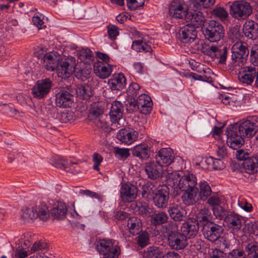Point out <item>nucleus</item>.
I'll list each match as a JSON object with an SVG mask.
<instances>
[{
  "label": "nucleus",
  "mask_w": 258,
  "mask_h": 258,
  "mask_svg": "<svg viewBox=\"0 0 258 258\" xmlns=\"http://www.w3.org/2000/svg\"><path fill=\"white\" fill-rule=\"evenodd\" d=\"M197 184V180L194 174L183 173L174 195L178 196L183 192L181 196L183 203L188 206L194 205L199 200Z\"/></svg>",
  "instance_id": "obj_1"
},
{
  "label": "nucleus",
  "mask_w": 258,
  "mask_h": 258,
  "mask_svg": "<svg viewBox=\"0 0 258 258\" xmlns=\"http://www.w3.org/2000/svg\"><path fill=\"white\" fill-rule=\"evenodd\" d=\"M96 248L103 258H117L120 252V248L115 241L108 239L99 240Z\"/></svg>",
  "instance_id": "obj_2"
},
{
  "label": "nucleus",
  "mask_w": 258,
  "mask_h": 258,
  "mask_svg": "<svg viewBox=\"0 0 258 258\" xmlns=\"http://www.w3.org/2000/svg\"><path fill=\"white\" fill-rule=\"evenodd\" d=\"M252 12L250 4L244 1H234L230 6L229 13L235 19H245Z\"/></svg>",
  "instance_id": "obj_3"
},
{
  "label": "nucleus",
  "mask_w": 258,
  "mask_h": 258,
  "mask_svg": "<svg viewBox=\"0 0 258 258\" xmlns=\"http://www.w3.org/2000/svg\"><path fill=\"white\" fill-rule=\"evenodd\" d=\"M73 88L71 86H67L59 89L55 95V103L59 107H71L74 102Z\"/></svg>",
  "instance_id": "obj_4"
},
{
  "label": "nucleus",
  "mask_w": 258,
  "mask_h": 258,
  "mask_svg": "<svg viewBox=\"0 0 258 258\" xmlns=\"http://www.w3.org/2000/svg\"><path fill=\"white\" fill-rule=\"evenodd\" d=\"M186 22L188 23L180 28L179 32H197V28L201 26L204 22V17L200 12H189L186 16Z\"/></svg>",
  "instance_id": "obj_5"
},
{
  "label": "nucleus",
  "mask_w": 258,
  "mask_h": 258,
  "mask_svg": "<svg viewBox=\"0 0 258 258\" xmlns=\"http://www.w3.org/2000/svg\"><path fill=\"white\" fill-rule=\"evenodd\" d=\"M227 144L229 147L236 150L240 148L244 143L243 136L238 132L237 125H229L227 128Z\"/></svg>",
  "instance_id": "obj_6"
},
{
  "label": "nucleus",
  "mask_w": 258,
  "mask_h": 258,
  "mask_svg": "<svg viewBox=\"0 0 258 258\" xmlns=\"http://www.w3.org/2000/svg\"><path fill=\"white\" fill-rule=\"evenodd\" d=\"M202 231L206 239L209 241L214 242L221 237L224 228L222 225L214 222L209 223L208 225L203 226Z\"/></svg>",
  "instance_id": "obj_7"
},
{
  "label": "nucleus",
  "mask_w": 258,
  "mask_h": 258,
  "mask_svg": "<svg viewBox=\"0 0 258 258\" xmlns=\"http://www.w3.org/2000/svg\"><path fill=\"white\" fill-rule=\"evenodd\" d=\"M52 87V82L49 79L38 80L32 89V94L34 97L42 99L48 94Z\"/></svg>",
  "instance_id": "obj_8"
},
{
  "label": "nucleus",
  "mask_w": 258,
  "mask_h": 258,
  "mask_svg": "<svg viewBox=\"0 0 258 258\" xmlns=\"http://www.w3.org/2000/svg\"><path fill=\"white\" fill-rule=\"evenodd\" d=\"M75 59L73 57L61 58L56 70L60 77L68 78L75 72Z\"/></svg>",
  "instance_id": "obj_9"
},
{
  "label": "nucleus",
  "mask_w": 258,
  "mask_h": 258,
  "mask_svg": "<svg viewBox=\"0 0 258 258\" xmlns=\"http://www.w3.org/2000/svg\"><path fill=\"white\" fill-rule=\"evenodd\" d=\"M231 53L232 60L242 66L246 61L249 51L241 41H238L232 46Z\"/></svg>",
  "instance_id": "obj_10"
},
{
  "label": "nucleus",
  "mask_w": 258,
  "mask_h": 258,
  "mask_svg": "<svg viewBox=\"0 0 258 258\" xmlns=\"http://www.w3.org/2000/svg\"><path fill=\"white\" fill-rule=\"evenodd\" d=\"M189 13L186 5L180 0L172 1L169 7L170 16L176 19H184L186 20Z\"/></svg>",
  "instance_id": "obj_11"
},
{
  "label": "nucleus",
  "mask_w": 258,
  "mask_h": 258,
  "mask_svg": "<svg viewBox=\"0 0 258 258\" xmlns=\"http://www.w3.org/2000/svg\"><path fill=\"white\" fill-rule=\"evenodd\" d=\"M237 127L239 134L243 137L250 138L258 130V122L254 119H247L242 122Z\"/></svg>",
  "instance_id": "obj_12"
},
{
  "label": "nucleus",
  "mask_w": 258,
  "mask_h": 258,
  "mask_svg": "<svg viewBox=\"0 0 258 258\" xmlns=\"http://www.w3.org/2000/svg\"><path fill=\"white\" fill-rule=\"evenodd\" d=\"M123 106L122 103L118 101H114L112 104L110 109L109 116L112 122V127L119 128V120L122 117Z\"/></svg>",
  "instance_id": "obj_13"
},
{
  "label": "nucleus",
  "mask_w": 258,
  "mask_h": 258,
  "mask_svg": "<svg viewBox=\"0 0 258 258\" xmlns=\"http://www.w3.org/2000/svg\"><path fill=\"white\" fill-rule=\"evenodd\" d=\"M163 173L166 184L173 189L174 194L175 195L178 185V182L180 181L183 173L174 171L171 167H166Z\"/></svg>",
  "instance_id": "obj_14"
},
{
  "label": "nucleus",
  "mask_w": 258,
  "mask_h": 258,
  "mask_svg": "<svg viewBox=\"0 0 258 258\" xmlns=\"http://www.w3.org/2000/svg\"><path fill=\"white\" fill-rule=\"evenodd\" d=\"M169 188L166 185L159 187L154 197L152 199L155 205L158 208H165L169 201Z\"/></svg>",
  "instance_id": "obj_15"
},
{
  "label": "nucleus",
  "mask_w": 258,
  "mask_h": 258,
  "mask_svg": "<svg viewBox=\"0 0 258 258\" xmlns=\"http://www.w3.org/2000/svg\"><path fill=\"white\" fill-rule=\"evenodd\" d=\"M138 136V132L131 128H121L116 135L117 139L121 143L126 145H131L136 141Z\"/></svg>",
  "instance_id": "obj_16"
},
{
  "label": "nucleus",
  "mask_w": 258,
  "mask_h": 258,
  "mask_svg": "<svg viewBox=\"0 0 258 258\" xmlns=\"http://www.w3.org/2000/svg\"><path fill=\"white\" fill-rule=\"evenodd\" d=\"M186 239V236L182 233L169 234L168 236L169 245L172 249H182L187 245Z\"/></svg>",
  "instance_id": "obj_17"
},
{
  "label": "nucleus",
  "mask_w": 258,
  "mask_h": 258,
  "mask_svg": "<svg viewBox=\"0 0 258 258\" xmlns=\"http://www.w3.org/2000/svg\"><path fill=\"white\" fill-rule=\"evenodd\" d=\"M156 162L162 165L167 166L170 165L174 160V156L171 149L162 148L160 149L155 157ZM167 167H165V168Z\"/></svg>",
  "instance_id": "obj_18"
},
{
  "label": "nucleus",
  "mask_w": 258,
  "mask_h": 258,
  "mask_svg": "<svg viewBox=\"0 0 258 258\" xmlns=\"http://www.w3.org/2000/svg\"><path fill=\"white\" fill-rule=\"evenodd\" d=\"M224 222L233 233L240 231L242 226V219L235 213H230L225 217Z\"/></svg>",
  "instance_id": "obj_19"
},
{
  "label": "nucleus",
  "mask_w": 258,
  "mask_h": 258,
  "mask_svg": "<svg viewBox=\"0 0 258 258\" xmlns=\"http://www.w3.org/2000/svg\"><path fill=\"white\" fill-rule=\"evenodd\" d=\"M165 169L157 162L147 163L145 166V171L148 177L151 179H156L163 175Z\"/></svg>",
  "instance_id": "obj_20"
},
{
  "label": "nucleus",
  "mask_w": 258,
  "mask_h": 258,
  "mask_svg": "<svg viewBox=\"0 0 258 258\" xmlns=\"http://www.w3.org/2000/svg\"><path fill=\"white\" fill-rule=\"evenodd\" d=\"M120 192L121 198L123 201L131 202L136 198L138 189L134 185L123 184L120 188Z\"/></svg>",
  "instance_id": "obj_21"
},
{
  "label": "nucleus",
  "mask_w": 258,
  "mask_h": 258,
  "mask_svg": "<svg viewBox=\"0 0 258 258\" xmlns=\"http://www.w3.org/2000/svg\"><path fill=\"white\" fill-rule=\"evenodd\" d=\"M93 70L96 75L101 79L108 78L112 72V68L110 64L100 61L94 63Z\"/></svg>",
  "instance_id": "obj_22"
},
{
  "label": "nucleus",
  "mask_w": 258,
  "mask_h": 258,
  "mask_svg": "<svg viewBox=\"0 0 258 258\" xmlns=\"http://www.w3.org/2000/svg\"><path fill=\"white\" fill-rule=\"evenodd\" d=\"M199 222L196 220H189L182 224L181 231L186 237H195L198 234L199 229Z\"/></svg>",
  "instance_id": "obj_23"
},
{
  "label": "nucleus",
  "mask_w": 258,
  "mask_h": 258,
  "mask_svg": "<svg viewBox=\"0 0 258 258\" xmlns=\"http://www.w3.org/2000/svg\"><path fill=\"white\" fill-rule=\"evenodd\" d=\"M55 166L57 168H59L64 170L67 172H69L72 174H77L80 172V168L75 162H69L68 160L62 158H59L55 162Z\"/></svg>",
  "instance_id": "obj_24"
},
{
  "label": "nucleus",
  "mask_w": 258,
  "mask_h": 258,
  "mask_svg": "<svg viewBox=\"0 0 258 258\" xmlns=\"http://www.w3.org/2000/svg\"><path fill=\"white\" fill-rule=\"evenodd\" d=\"M132 151L134 156L143 160L149 159L151 154L150 148L147 145L144 144L135 146L132 149Z\"/></svg>",
  "instance_id": "obj_25"
},
{
  "label": "nucleus",
  "mask_w": 258,
  "mask_h": 258,
  "mask_svg": "<svg viewBox=\"0 0 258 258\" xmlns=\"http://www.w3.org/2000/svg\"><path fill=\"white\" fill-rule=\"evenodd\" d=\"M168 212L170 218L176 222L182 221L186 214L185 209L179 205L170 206Z\"/></svg>",
  "instance_id": "obj_26"
},
{
  "label": "nucleus",
  "mask_w": 258,
  "mask_h": 258,
  "mask_svg": "<svg viewBox=\"0 0 258 258\" xmlns=\"http://www.w3.org/2000/svg\"><path fill=\"white\" fill-rule=\"evenodd\" d=\"M59 60V56L54 52H49L43 57V66L47 70L52 71L56 69Z\"/></svg>",
  "instance_id": "obj_27"
},
{
  "label": "nucleus",
  "mask_w": 258,
  "mask_h": 258,
  "mask_svg": "<svg viewBox=\"0 0 258 258\" xmlns=\"http://www.w3.org/2000/svg\"><path fill=\"white\" fill-rule=\"evenodd\" d=\"M126 84V79L122 74H118L108 81V85L112 90H120Z\"/></svg>",
  "instance_id": "obj_28"
},
{
  "label": "nucleus",
  "mask_w": 258,
  "mask_h": 258,
  "mask_svg": "<svg viewBox=\"0 0 258 258\" xmlns=\"http://www.w3.org/2000/svg\"><path fill=\"white\" fill-rule=\"evenodd\" d=\"M149 42L148 35L142 37L141 40L134 41L133 42L132 48L138 52H150L152 50L151 46L147 44Z\"/></svg>",
  "instance_id": "obj_29"
},
{
  "label": "nucleus",
  "mask_w": 258,
  "mask_h": 258,
  "mask_svg": "<svg viewBox=\"0 0 258 258\" xmlns=\"http://www.w3.org/2000/svg\"><path fill=\"white\" fill-rule=\"evenodd\" d=\"M242 166L245 171L249 174L258 172V157L247 159L243 162Z\"/></svg>",
  "instance_id": "obj_30"
},
{
  "label": "nucleus",
  "mask_w": 258,
  "mask_h": 258,
  "mask_svg": "<svg viewBox=\"0 0 258 258\" xmlns=\"http://www.w3.org/2000/svg\"><path fill=\"white\" fill-rule=\"evenodd\" d=\"M67 211V207L63 202H56L51 209V214L55 218L61 220L66 217Z\"/></svg>",
  "instance_id": "obj_31"
},
{
  "label": "nucleus",
  "mask_w": 258,
  "mask_h": 258,
  "mask_svg": "<svg viewBox=\"0 0 258 258\" xmlns=\"http://www.w3.org/2000/svg\"><path fill=\"white\" fill-rule=\"evenodd\" d=\"M158 189L153 183L147 182L142 186V197L147 201H151L154 197Z\"/></svg>",
  "instance_id": "obj_32"
},
{
  "label": "nucleus",
  "mask_w": 258,
  "mask_h": 258,
  "mask_svg": "<svg viewBox=\"0 0 258 258\" xmlns=\"http://www.w3.org/2000/svg\"><path fill=\"white\" fill-rule=\"evenodd\" d=\"M245 73L239 77V80L243 83L250 85L253 82L256 74V68L250 66L245 68Z\"/></svg>",
  "instance_id": "obj_33"
},
{
  "label": "nucleus",
  "mask_w": 258,
  "mask_h": 258,
  "mask_svg": "<svg viewBox=\"0 0 258 258\" xmlns=\"http://www.w3.org/2000/svg\"><path fill=\"white\" fill-rule=\"evenodd\" d=\"M127 227L130 232L133 235H138L142 231V222L140 219L133 217L127 220Z\"/></svg>",
  "instance_id": "obj_34"
},
{
  "label": "nucleus",
  "mask_w": 258,
  "mask_h": 258,
  "mask_svg": "<svg viewBox=\"0 0 258 258\" xmlns=\"http://www.w3.org/2000/svg\"><path fill=\"white\" fill-rule=\"evenodd\" d=\"M103 109L98 102H95L91 105L89 118L90 121L93 122L98 119L103 117Z\"/></svg>",
  "instance_id": "obj_35"
},
{
  "label": "nucleus",
  "mask_w": 258,
  "mask_h": 258,
  "mask_svg": "<svg viewBox=\"0 0 258 258\" xmlns=\"http://www.w3.org/2000/svg\"><path fill=\"white\" fill-rule=\"evenodd\" d=\"M36 219L39 218L40 220L46 221L50 217L49 210L46 204L40 203L35 206Z\"/></svg>",
  "instance_id": "obj_36"
},
{
  "label": "nucleus",
  "mask_w": 258,
  "mask_h": 258,
  "mask_svg": "<svg viewBox=\"0 0 258 258\" xmlns=\"http://www.w3.org/2000/svg\"><path fill=\"white\" fill-rule=\"evenodd\" d=\"M248 258H258V242L249 240L244 246Z\"/></svg>",
  "instance_id": "obj_37"
},
{
  "label": "nucleus",
  "mask_w": 258,
  "mask_h": 258,
  "mask_svg": "<svg viewBox=\"0 0 258 258\" xmlns=\"http://www.w3.org/2000/svg\"><path fill=\"white\" fill-rule=\"evenodd\" d=\"M199 191H198V194H199V197L201 200H206L212 193V190L210 185L207 181L203 180L199 182Z\"/></svg>",
  "instance_id": "obj_38"
},
{
  "label": "nucleus",
  "mask_w": 258,
  "mask_h": 258,
  "mask_svg": "<svg viewBox=\"0 0 258 258\" xmlns=\"http://www.w3.org/2000/svg\"><path fill=\"white\" fill-rule=\"evenodd\" d=\"M203 25L204 27H206V32H222L224 31L222 24L215 20H211L208 22H205Z\"/></svg>",
  "instance_id": "obj_39"
},
{
  "label": "nucleus",
  "mask_w": 258,
  "mask_h": 258,
  "mask_svg": "<svg viewBox=\"0 0 258 258\" xmlns=\"http://www.w3.org/2000/svg\"><path fill=\"white\" fill-rule=\"evenodd\" d=\"M168 219L167 214L164 212L154 214L151 216V223L154 225L166 223Z\"/></svg>",
  "instance_id": "obj_40"
},
{
  "label": "nucleus",
  "mask_w": 258,
  "mask_h": 258,
  "mask_svg": "<svg viewBox=\"0 0 258 258\" xmlns=\"http://www.w3.org/2000/svg\"><path fill=\"white\" fill-rule=\"evenodd\" d=\"M133 206L135 207V210L139 214L144 215L150 213V209L146 202L138 201L136 204H133Z\"/></svg>",
  "instance_id": "obj_41"
},
{
  "label": "nucleus",
  "mask_w": 258,
  "mask_h": 258,
  "mask_svg": "<svg viewBox=\"0 0 258 258\" xmlns=\"http://www.w3.org/2000/svg\"><path fill=\"white\" fill-rule=\"evenodd\" d=\"M78 96L84 99H89L93 95L91 88L88 86H81L76 90Z\"/></svg>",
  "instance_id": "obj_42"
},
{
  "label": "nucleus",
  "mask_w": 258,
  "mask_h": 258,
  "mask_svg": "<svg viewBox=\"0 0 258 258\" xmlns=\"http://www.w3.org/2000/svg\"><path fill=\"white\" fill-rule=\"evenodd\" d=\"M175 37L184 43H191L197 37L196 33H175Z\"/></svg>",
  "instance_id": "obj_43"
},
{
  "label": "nucleus",
  "mask_w": 258,
  "mask_h": 258,
  "mask_svg": "<svg viewBox=\"0 0 258 258\" xmlns=\"http://www.w3.org/2000/svg\"><path fill=\"white\" fill-rule=\"evenodd\" d=\"M44 17L43 15L37 13L32 18L33 24L37 28L38 30L43 29L46 27L43 21Z\"/></svg>",
  "instance_id": "obj_44"
},
{
  "label": "nucleus",
  "mask_w": 258,
  "mask_h": 258,
  "mask_svg": "<svg viewBox=\"0 0 258 258\" xmlns=\"http://www.w3.org/2000/svg\"><path fill=\"white\" fill-rule=\"evenodd\" d=\"M21 217L26 221L29 222L36 219L35 207L27 208L23 212Z\"/></svg>",
  "instance_id": "obj_45"
},
{
  "label": "nucleus",
  "mask_w": 258,
  "mask_h": 258,
  "mask_svg": "<svg viewBox=\"0 0 258 258\" xmlns=\"http://www.w3.org/2000/svg\"><path fill=\"white\" fill-rule=\"evenodd\" d=\"M212 14L220 19L221 21H225L228 17V13L222 7H216L212 10Z\"/></svg>",
  "instance_id": "obj_46"
},
{
  "label": "nucleus",
  "mask_w": 258,
  "mask_h": 258,
  "mask_svg": "<svg viewBox=\"0 0 258 258\" xmlns=\"http://www.w3.org/2000/svg\"><path fill=\"white\" fill-rule=\"evenodd\" d=\"M137 244L141 247H144L149 243V235L147 232H143L137 237Z\"/></svg>",
  "instance_id": "obj_47"
},
{
  "label": "nucleus",
  "mask_w": 258,
  "mask_h": 258,
  "mask_svg": "<svg viewBox=\"0 0 258 258\" xmlns=\"http://www.w3.org/2000/svg\"><path fill=\"white\" fill-rule=\"evenodd\" d=\"M215 0H193V5L197 10L201 7L208 8L214 5Z\"/></svg>",
  "instance_id": "obj_48"
},
{
  "label": "nucleus",
  "mask_w": 258,
  "mask_h": 258,
  "mask_svg": "<svg viewBox=\"0 0 258 258\" xmlns=\"http://www.w3.org/2000/svg\"><path fill=\"white\" fill-rule=\"evenodd\" d=\"M212 210L215 216L220 220L224 219L228 214L226 209L221 205L212 208Z\"/></svg>",
  "instance_id": "obj_49"
},
{
  "label": "nucleus",
  "mask_w": 258,
  "mask_h": 258,
  "mask_svg": "<svg viewBox=\"0 0 258 258\" xmlns=\"http://www.w3.org/2000/svg\"><path fill=\"white\" fill-rule=\"evenodd\" d=\"M113 153L116 158L119 160L126 159L130 156L129 150L127 149L115 147Z\"/></svg>",
  "instance_id": "obj_50"
},
{
  "label": "nucleus",
  "mask_w": 258,
  "mask_h": 258,
  "mask_svg": "<svg viewBox=\"0 0 258 258\" xmlns=\"http://www.w3.org/2000/svg\"><path fill=\"white\" fill-rule=\"evenodd\" d=\"M162 254V252L161 249L157 247H150L147 249V256L148 258H159L161 257Z\"/></svg>",
  "instance_id": "obj_51"
},
{
  "label": "nucleus",
  "mask_w": 258,
  "mask_h": 258,
  "mask_svg": "<svg viewBox=\"0 0 258 258\" xmlns=\"http://www.w3.org/2000/svg\"><path fill=\"white\" fill-rule=\"evenodd\" d=\"M257 30V24L252 20L246 21L243 26V31L245 32H251L252 31H256Z\"/></svg>",
  "instance_id": "obj_52"
},
{
  "label": "nucleus",
  "mask_w": 258,
  "mask_h": 258,
  "mask_svg": "<svg viewBox=\"0 0 258 258\" xmlns=\"http://www.w3.org/2000/svg\"><path fill=\"white\" fill-rule=\"evenodd\" d=\"M246 254L243 249L235 248L231 250L227 254V258H246Z\"/></svg>",
  "instance_id": "obj_53"
},
{
  "label": "nucleus",
  "mask_w": 258,
  "mask_h": 258,
  "mask_svg": "<svg viewBox=\"0 0 258 258\" xmlns=\"http://www.w3.org/2000/svg\"><path fill=\"white\" fill-rule=\"evenodd\" d=\"M80 55L83 59H85L86 62L89 63L92 61L94 58L93 52L87 48L81 49L80 51Z\"/></svg>",
  "instance_id": "obj_54"
},
{
  "label": "nucleus",
  "mask_w": 258,
  "mask_h": 258,
  "mask_svg": "<svg viewBox=\"0 0 258 258\" xmlns=\"http://www.w3.org/2000/svg\"><path fill=\"white\" fill-rule=\"evenodd\" d=\"M147 102L144 103L143 106H138L137 108L141 112V113L144 114H149L152 109V100L148 101L146 100Z\"/></svg>",
  "instance_id": "obj_55"
},
{
  "label": "nucleus",
  "mask_w": 258,
  "mask_h": 258,
  "mask_svg": "<svg viewBox=\"0 0 258 258\" xmlns=\"http://www.w3.org/2000/svg\"><path fill=\"white\" fill-rule=\"evenodd\" d=\"M28 255V253L25 248L21 245H19L15 249L13 258H26Z\"/></svg>",
  "instance_id": "obj_56"
},
{
  "label": "nucleus",
  "mask_w": 258,
  "mask_h": 258,
  "mask_svg": "<svg viewBox=\"0 0 258 258\" xmlns=\"http://www.w3.org/2000/svg\"><path fill=\"white\" fill-rule=\"evenodd\" d=\"M140 89V87L139 84L136 83H132L127 89V93L131 97H135L139 93Z\"/></svg>",
  "instance_id": "obj_57"
},
{
  "label": "nucleus",
  "mask_w": 258,
  "mask_h": 258,
  "mask_svg": "<svg viewBox=\"0 0 258 258\" xmlns=\"http://www.w3.org/2000/svg\"><path fill=\"white\" fill-rule=\"evenodd\" d=\"M95 125L98 127L99 129L105 132H108L109 131V127L106 121L104 120L103 117L96 120L93 122Z\"/></svg>",
  "instance_id": "obj_58"
},
{
  "label": "nucleus",
  "mask_w": 258,
  "mask_h": 258,
  "mask_svg": "<svg viewBox=\"0 0 258 258\" xmlns=\"http://www.w3.org/2000/svg\"><path fill=\"white\" fill-rule=\"evenodd\" d=\"M59 119L62 122H68L74 120V113L71 111H64L60 113Z\"/></svg>",
  "instance_id": "obj_59"
},
{
  "label": "nucleus",
  "mask_w": 258,
  "mask_h": 258,
  "mask_svg": "<svg viewBox=\"0 0 258 258\" xmlns=\"http://www.w3.org/2000/svg\"><path fill=\"white\" fill-rule=\"evenodd\" d=\"M201 51L205 54L209 56L214 55L215 52H219L218 48L215 45L211 46H207L206 45L203 46L201 48Z\"/></svg>",
  "instance_id": "obj_60"
},
{
  "label": "nucleus",
  "mask_w": 258,
  "mask_h": 258,
  "mask_svg": "<svg viewBox=\"0 0 258 258\" xmlns=\"http://www.w3.org/2000/svg\"><path fill=\"white\" fill-rule=\"evenodd\" d=\"M186 76L189 77H191L195 80L202 81L207 82L210 81V78L204 74H198L192 72H189L187 73Z\"/></svg>",
  "instance_id": "obj_61"
},
{
  "label": "nucleus",
  "mask_w": 258,
  "mask_h": 258,
  "mask_svg": "<svg viewBox=\"0 0 258 258\" xmlns=\"http://www.w3.org/2000/svg\"><path fill=\"white\" fill-rule=\"evenodd\" d=\"M207 200V204L211 206L212 208H215V207H217L221 204V199L216 195H212Z\"/></svg>",
  "instance_id": "obj_62"
},
{
  "label": "nucleus",
  "mask_w": 258,
  "mask_h": 258,
  "mask_svg": "<svg viewBox=\"0 0 258 258\" xmlns=\"http://www.w3.org/2000/svg\"><path fill=\"white\" fill-rule=\"evenodd\" d=\"M219 52H215L214 55L215 56L220 58L219 63H224L226 60L227 49L226 47H224L222 49H218Z\"/></svg>",
  "instance_id": "obj_63"
},
{
  "label": "nucleus",
  "mask_w": 258,
  "mask_h": 258,
  "mask_svg": "<svg viewBox=\"0 0 258 258\" xmlns=\"http://www.w3.org/2000/svg\"><path fill=\"white\" fill-rule=\"evenodd\" d=\"M47 247V244L42 241H36L33 243L31 248V253L35 252L39 250H43Z\"/></svg>",
  "instance_id": "obj_64"
}]
</instances>
